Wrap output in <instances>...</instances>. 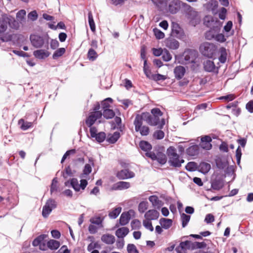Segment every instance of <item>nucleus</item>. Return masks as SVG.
<instances>
[{
    "instance_id": "nucleus-1",
    "label": "nucleus",
    "mask_w": 253,
    "mask_h": 253,
    "mask_svg": "<svg viewBox=\"0 0 253 253\" xmlns=\"http://www.w3.org/2000/svg\"><path fill=\"white\" fill-rule=\"evenodd\" d=\"M140 149L145 152V156L153 161H156L161 166L164 165L167 162V157L165 154L163 147H154L153 151L152 145L148 141L141 140L139 143Z\"/></svg>"
},
{
    "instance_id": "nucleus-2",
    "label": "nucleus",
    "mask_w": 253,
    "mask_h": 253,
    "mask_svg": "<svg viewBox=\"0 0 253 253\" xmlns=\"http://www.w3.org/2000/svg\"><path fill=\"white\" fill-rule=\"evenodd\" d=\"M163 112L158 108H154L151 110V113L146 112L143 113L144 121L151 126H157L158 128L162 129L165 125V120L160 117Z\"/></svg>"
},
{
    "instance_id": "nucleus-3",
    "label": "nucleus",
    "mask_w": 253,
    "mask_h": 253,
    "mask_svg": "<svg viewBox=\"0 0 253 253\" xmlns=\"http://www.w3.org/2000/svg\"><path fill=\"white\" fill-rule=\"evenodd\" d=\"M182 6L184 8L186 18L190 25L196 27L201 23V16L200 12L186 3H182Z\"/></svg>"
},
{
    "instance_id": "nucleus-4",
    "label": "nucleus",
    "mask_w": 253,
    "mask_h": 253,
    "mask_svg": "<svg viewBox=\"0 0 253 253\" xmlns=\"http://www.w3.org/2000/svg\"><path fill=\"white\" fill-rule=\"evenodd\" d=\"M199 50L204 56L208 58H212L216 54L217 46L214 43L204 42L200 45Z\"/></svg>"
},
{
    "instance_id": "nucleus-5",
    "label": "nucleus",
    "mask_w": 253,
    "mask_h": 253,
    "mask_svg": "<svg viewBox=\"0 0 253 253\" xmlns=\"http://www.w3.org/2000/svg\"><path fill=\"white\" fill-rule=\"evenodd\" d=\"M168 156L169 157V163L170 166L174 168H180L181 164L184 162L182 159H179V156L176 153L174 147L170 146L167 149Z\"/></svg>"
},
{
    "instance_id": "nucleus-6",
    "label": "nucleus",
    "mask_w": 253,
    "mask_h": 253,
    "mask_svg": "<svg viewBox=\"0 0 253 253\" xmlns=\"http://www.w3.org/2000/svg\"><path fill=\"white\" fill-rule=\"evenodd\" d=\"M57 207V203L55 200L49 199L43 206L42 210V215L44 218H47L53 209Z\"/></svg>"
},
{
    "instance_id": "nucleus-7",
    "label": "nucleus",
    "mask_w": 253,
    "mask_h": 253,
    "mask_svg": "<svg viewBox=\"0 0 253 253\" xmlns=\"http://www.w3.org/2000/svg\"><path fill=\"white\" fill-rule=\"evenodd\" d=\"M90 137L94 139L93 140L96 141L98 143H102L106 138V134L103 131L97 132V128H91L89 129Z\"/></svg>"
},
{
    "instance_id": "nucleus-8",
    "label": "nucleus",
    "mask_w": 253,
    "mask_h": 253,
    "mask_svg": "<svg viewBox=\"0 0 253 253\" xmlns=\"http://www.w3.org/2000/svg\"><path fill=\"white\" fill-rule=\"evenodd\" d=\"M183 57L186 64L195 63L198 57V52L194 49H188L184 52Z\"/></svg>"
},
{
    "instance_id": "nucleus-9",
    "label": "nucleus",
    "mask_w": 253,
    "mask_h": 253,
    "mask_svg": "<svg viewBox=\"0 0 253 253\" xmlns=\"http://www.w3.org/2000/svg\"><path fill=\"white\" fill-rule=\"evenodd\" d=\"M30 40L32 45L37 48L42 47L45 42L43 36L36 34L31 35Z\"/></svg>"
},
{
    "instance_id": "nucleus-10",
    "label": "nucleus",
    "mask_w": 253,
    "mask_h": 253,
    "mask_svg": "<svg viewBox=\"0 0 253 253\" xmlns=\"http://www.w3.org/2000/svg\"><path fill=\"white\" fill-rule=\"evenodd\" d=\"M88 184V182L86 179H81L80 184H79L78 180L76 178H72L70 180V185L71 187L76 192H79L81 189L84 190Z\"/></svg>"
},
{
    "instance_id": "nucleus-11",
    "label": "nucleus",
    "mask_w": 253,
    "mask_h": 253,
    "mask_svg": "<svg viewBox=\"0 0 253 253\" xmlns=\"http://www.w3.org/2000/svg\"><path fill=\"white\" fill-rule=\"evenodd\" d=\"M193 242L190 241L181 242L179 245L176 247L175 251L177 253H187L188 250H193Z\"/></svg>"
},
{
    "instance_id": "nucleus-12",
    "label": "nucleus",
    "mask_w": 253,
    "mask_h": 253,
    "mask_svg": "<svg viewBox=\"0 0 253 253\" xmlns=\"http://www.w3.org/2000/svg\"><path fill=\"white\" fill-rule=\"evenodd\" d=\"M182 3L179 0H172L168 5V11L172 14L177 13L180 10Z\"/></svg>"
},
{
    "instance_id": "nucleus-13",
    "label": "nucleus",
    "mask_w": 253,
    "mask_h": 253,
    "mask_svg": "<svg viewBox=\"0 0 253 253\" xmlns=\"http://www.w3.org/2000/svg\"><path fill=\"white\" fill-rule=\"evenodd\" d=\"M116 176L119 179H126L134 177L135 174L128 169H124L119 171Z\"/></svg>"
},
{
    "instance_id": "nucleus-14",
    "label": "nucleus",
    "mask_w": 253,
    "mask_h": 253,
    "mask_svg": "<svg viewBox=\"0 0 253 253\" xmlns=\"http://www.w3.org/2000/svg\"><path fill=\"white\" fill-rule=\"evenodd\" d=\"M134 213V211L132 210H130L127 212H123L119 219L120 224L122 226L126 225L131 218V214Z\"/></svg>"
},
{
    "instance_id": "nucleus-15",
    "label": "nucleus",
    "mask_w": 253,
    "mask_h": 253,
    "mask_svg": "<svg viewBox=\"0 0 253 253\" xmlns=\"http://www.w3.org/2000/svg\"><path fill=\"white\" fill-rule=\"evenodd\" d=\"M204 69L208 72L216 73L218 72V68L216 67L212 61L207 60L204 62Z\"/></svg>"
},
{
    "instance_id": "nucleus-16",
    "label": "nucleus",
    "mask_w": 253,
    "mask_h": 253,
    "mask_svg": "<svg viewBox=\"0 0 253 253\" xmlns=\"http://www.w3.org/2000/svg\"><path fill=\"white\" fill-rule=\"evenodd\" d=\"M220 31V28L218 26H213L205 34V37L208 40L214 39L216 35Z\"/></svg>"
},
{
    "instance_id": "nucleus-17",
    "label": "nucleus",
    "mask_w": 253,
    "mask_h": 253,
    "mask_svg": "<svg viewBox=\"0 0 253 253\" xmlns=\"http://www.w3.org/2000/svg\"><path fill=\"white\" fill-rule=\"evenodd\" d=\"M130 186V183L126 181H119L114 183L111 187V190H123L127 189Z\"/></svg>"
},
{
    "instance_id": "nucleus-18",
    "label": "nucleus",
    "mask_w": 253,
    "mask_h": 253,
    "mask_svg": "<svg viewBox=\"0 0 253 253\" xmlns=\"http://www.w3.org/2000/svg\"><path fill=\"white\" fill-rule=\"evenodd\" d=\"M9 23L8 16L6 14L2 15L0 17V33H3L6 31Z\"/></svg>"
},
{
    "instance_id": "nucleus-19",
    "label": "nucleus",
    "mask_w": 253,
    "mask_h": 253,
    "mask_svg": "<svg viewBox=\"0 0 253 253\" xmlns=\"http://www.w3.org/2000/svg\"><path fill=\"white\" fill-rule=\"evenodd\" d=\"M173 72L175 79L179 80L184 76L186 73V69L184 67L179 65L174 68Z\"/></svg>"
},
{
    "instance_id": "nucleus-20",
    "label": "nucleus",
    "mask_w": 253,
    "mask_h": 253,
    "mask_svg": "<svg viewBox=\"0 0 253 253\" xmlns=\"http://www.w3.org/2000/svg\"><path fill=\"white\" fill-rule=\"evenodd\" d=\"M148 199L152 203L153 207L158 210L164 205V203L159 200L158 197L156 195H151L149 196Z\"/></svg>"
},
{
    "instance_id": "nucleus-21",
    "label": "nucleus",
    "mask_w": 253,
    "mask_h": 253,
    "mask_svg": "<svg viewBox=\"0 0 253 253\" xmlns=\"http://www.w3.org/2000/svg\"><path fill=\"white\" fill-rule=\"evenodd\" d=\"M34 56L39 59H44L50 55V52L44 49H38L33 52Z\"/></svg>"
},
{
    "instance_id": "nucleus-22",
    "label": "nucleus",
    "mask_w": 253,
    "mask_h": 253,
    "mask_svg": "<svg viewBox=\"0 0 253 253\" xmlns=\"http://www.w3.org/2000/svg\"><path fill=\"white\" fill-rule=\"evenodd\" d=\"M160 215L159 212L156 210H150L145 214V217L149 220H156Z\"/></svg>"
},
{
    "instance_id": "nucleus-23",
    "label": "nucleus",
    "mask_w": 253,
    "mask_h": 253,
    "mask_svg": "<svg viewBox=\"0 0 253 253\" xmlns=\"http://www.w3.org/2000/svg\"><path fill=\"white\" fill-rule=\"evenodd\" d=\"M218 5V3L217 0H211L204 4V7L208 11H211L214 12L216 10Z\"/></svg>"
},
{
    "instance_id": "nucleus-24",
    "label": "nucleus",
    "mask_w": 253,
    "mask_h": 253,
    "mask_svg": "<svg viewBox=\"0 0 253 253\" xmlns=\"http://www.w3.org/2000/svg\"><path fill=\"white\" fill-rule=\"evenodd\" d=\"M166 44L169 48L174 50L178 48L179 46V42L175 39L171 38L167 39L166 42Z\"/></svg>"
},
{
    "instance_id": "nucleus-25",
    "label": "nucleus",
    "mask_w": 253,
    "mask_h": 253,
    "mask_svg": "<svg viewBox=\"0 0 253 253\" xmlns=\"http://www.w3.org/2000/svg\"><path fill=\"white\" fill-rule=\"evenodd\" d=\"M171 34L175 37L180 38L182 35L181 28L177 23H173L171 26Z\"/></svg>"
},
{
    "instance_id": "nucleus-26",
    "label": "nucleus",
    "mask_w": 253,
    "mask_h": 253,
    "mask_svg": "<svg viewBox=\"0 0 253 253\" xmlns=\"http://www.w3.org/2000/svg\"><path fill=\"white\" fill-rule=\"evenodd\" d=\"M121 135L118 131H115L113 134H109L106 138V141L110 144L115 143L120 138Z\"/></svg>"
},
{
    "instance_id": "nucleus-27",
    "label": "nucleus",
    "mask_w": 253,
    "mask_h": 253,
    "mask_svg": "<svg viewBox=\"0 0 253 253\" xmlns=\"http://www.w3.org/2000/svg\"><path fill=\"white\" fill-rule=\"evenodd\" d=\"M101 241L108 245H112L115 242V237L110 234H103L101 238Z\"/></svg>"
},
{
    "instance_id": "nucleus-28",
    "label": "nucleus",
    "mask_w": 253,
    "mask_h": 253,
    "mask_svg": "<svg viewBox=\"0 0 253 253\" xmlns=\"http://www.w3.org/2000/svg\"><path fill=\"white\" fill-rule=\"evenodd\" d=\"M223 185V180L221 178H215L212 181L211 184V188L216 190L222 189Z\"/></svg>"
},
{
    "instance_id": "nucleus-29",
    "label": "nucleus",
    "mask_w": 253,
    "mask_h": 253,
    "mask_svg": "<svg viewBox=\"0 0 253 253\" xmlns=\"http://www.w3.org/2000/svg\"><path fill=\"white\" fill-rule=\"evenodd\" d=\"M129 233V229L126 227L119 228L115 232V235L118 238L124 239Z\"/></svg>"
},
{
    "instance_id": "nucleus-30",
    "label": "nucleus",
    "mask_w": 253,
    "mask_h": 253,
    "mask_svg": "<svg viewBox=\"0 0 253 253\" xmlns=\"http://www.w3.org/2000/svg\"><path fill=\"white\" fill-rule=\"evenodd\" d=\"M197 169L199 172L206 174L211 169V165L206 162H202L199 164Z\"/></svg>"
},
{
    "instance_id": "nucleus-31",
    "label": "nucleus",
    "mask_w": 253,
    "mask_h": 253,
    "mask_svg": "<svg viewBox=\"0 0 253 253\" xmlns=\"http://www.w3.org/2000/svg\"><path fill=\"white\" fill-rule=\"evenodd\" d=\"M186 154L190 156H195L197 155L199 152V147L197 145H194L189 147L186 150Z\"/></svg>"
},
{
    "instance_id": "nucleus-32",
    "label": "nucleus",
    "mask_w": 253,
    "mask_h": 253,
    "mask_svg": "<svg viewBox=\"0 0 253 253\" xmlns=\"http://www.w3.org/2000/svg\"><path fill=\"white\" fill-rule=\"evenodd\" d=\"M34 122H25L24 119H21L18 121V124L21 125L20 128L23 130H26L33 127Z\"/></svg>"
},
{
    "instance_id": "nucleus-33",
    "label": "nucleus",
    "mask_w": 253,
    "mask_h": 253,
    "mask_svg": "<svg viewBox=\"0 0 253 253\" xmlns=\"http://www.w3.org/2000/svg\"><path fill=\"white\" fill-rule=\"evenodd\" d=\"M215 161L216 166L218 169H223L228 166L227 161L223 160L220 158H217Z\"/></svg>"
},
{
    "instance_id": "nucleus-34",
    "label": "nucleus",
    "mask_w": 253,
    "mask_h": 253,
    "mask_svg": "<svg viewBox=\"0 0 253 253\" xmlns=\"http://www.w3.org/2000/svg\"><path fill=\"white\" fill-rule=\"evenodd\" d=\"M172 220L169 218H162L160 220V224L162 227L165 229L169 228L172 225Z\"/></svg>"
},
{
    "instance_id": "nucleus-35",
    "label": "nucleus",
    "mask_w": 253,
    "mask_h": 253,
    "mask_svg": "<svg viewBox=\"0 0 253 253\" xmlns=\"http://www.w3.org/2000/svg\"><path fill=\"white\" fill-rule=\"evenodd\" d=\"M220 53V56L218 57V60L220 63L224 64L226 62L227 59V52L226 49L224 47H221L219 49Z\"/></svg>"
},
{
    "instance_id": "nucleus-36",
    "label": "nucleus",
    "mask_w": 253,
    "mask_h": 253,
    "mask_svg": "<svg viewBox=\"0 0 253 253\" xmlns=\"http://www.w3.org/2000/svg\"><path fill=\"white\" fill-rule=\"evenodd\" d=\"M60 242L54 240H50L47 243V247L51 250H56L60 247Z\"/></svg>"
},
{
    "instance_id": "nucleus-37",
    "label": "nucleus",
    "mask_w": 253,
    "mask_h": 253,
    "mask_svg": "<svg viewBox=\"0 0 253 253\" xmlns=\"http://www.w3.org/2000/svg\"><path fill=\"white\" fill-rule=\"evenodd\" d=\"M96 120H97L94 118V116L89 114V116L85 120V124L88 127H89V129H91V128H96V127L93 126V125L95 123Z\"/></svg>"
},
{
    "instance_id": "nucleus-38",
    "label": "nucleus",
    "mask_w": 253,
    "mask_h": 253,
    "mask_svg": "<svg viewBox=\"0 0 253 253\" xmlns=\"http://www.w3.org/2000/svg\"><path fill=\"white\" fill-rule=\"evenodd\" d=\"M8 18L9 19V23L8 24L10 28L17 30L19 27V23L16 21L14 17L12 16L9 15L8 16Z\"/></svg>"
},
{
    "instance_id": "nucleus-39",
    "label": "nucleus",
    "mask_w": 253,
    "mask_h": 253,
    "mask_svg": "<svg viewBox=\"0 0 253 253\" xmlns=\"http://www.w3.org/2000/svg\"><path fill=\"white\" fill-rule=\"evenodd\" d=\"M46 234H41L37 237L33 241L32 245L34 247L40 246L41 243L47 237Z\"/></svg>"
},
{
    "instance_id": "nucleus-40",
    "label": "nucleus",
    "mask_w": 253,
    "mask_h": 253,
    "mask_svg": "<svg viewBox=\"0 0 253 253\" xmlns=\"http://www.w3.org/2000/svg\"><path fill=\"white\" fill-rule=\"evenodd\" d=\"M91 171L92 168L91 166L88 164H86L85 165L83 170V173L80 175V177L81 178L85 177L86 176L88 175Z\"/></svg>"
},
{
    "instance_id": "nucleus-41",
    "label": "nucleus",
    "mask_w": 253,
    "mask_h": 253,
    "mask_svg": "<svg viewBox=\"0 0 253 253\" xmlns=\"http://www.w3.org/2000/svg\"><path fill=\"white\" fill-rule=\"evenodd\" d=\"M88 20L90 30L92 32L95 31V25L93 20V15L91 11L88 12Z\"/></svg>"
},
{
    "instance_id": "nucleus-42",
    "label": "nucleus",
    "mask_w": 253,
    "mask_h": 253,
    "mask_svg": "<svg viewBox=\"0 0 253 253\" xmlns=\"http://www.w3.org/2000/svg\"><path fill=\"white\" fill-rule=\"evenodd\" d=\"M122 211V208L118 207L109 213V216L110 218L115 219L120 214Z\"/></svg>"
},
{
    "instance_id": "nucleus-43",
    "label": "nucleus",
    "mask_w": 253,
    "mask_h": 253,
    "mask_svg": "<svg viewBox=\"0 0 253 253\" xmlns=\"http://www.w3.org/2000/svg\"><path fill=\"white\" fill-rule=\"evenodd\" d=\"M115 113L114 111L110 109L103 110V116L106 119H111L114 117Z\"/></svg>"
},
{
    "instance_id": "nucleus-44",
    "label": "nucleus",
    "mask_w": 253,
    "mask_h": 253,
    "mask_svg": "<svg viewBox=\"0 0 253 253\" xmlns=\"http://www.w3.org/2000/svg\"><path fill=\"white\" fill-rule=\"evenodd\" d=\"M98 57L97 52L92 48L89 49L87 52V58L90 61H94Z\"/></svg>"
},
{
    "instance_id": "nucleus-45",
    "label": "nucleus",
    "mask_w": 253,
    "mask_h": 253,
    "mask_svg": "<svg viewBox=\"0 0 253 253\" xmlns=\"http://www.w3.org/2000/svg\"><path fill=\"white\" fill-rule=\"evenodd\" d=\"M112 102L113 99L110 97L107 98L101 101V104L103 110L109 109V107H110V104Z\"/></svg>"
},
{
    "instance_id": "nucleus-46",
    "label": "nucleus",
    "mask_w": 253,
    "mask_h": 253,
    "mask_svg": "<svg viewBox=\"0 0 253 253\" xmlns=\"http://www.w3.org/2000/svg\"><path fill=\"white\" fill-rule=\"evenodd\" d=\"M181 220L182 221V226L184 228L187 226L190 219V216L184 213H182L180 215Z\"/></svg>"
},
{
    "instance_id": "nucleus-47",
    "label": "nucleus",
    "mask_w": 253,
    "mask_h": 253,
    "mask_svg": "<svg viewBox=\"0 0 253 253\" xmlns=\"http://www.w3.org/2000/svg\"><path fill=\"white\" fill-rule=\"evenodd\" d=\"M66 50L64 47H61L57 49L54 51L52 55V58L54 59H56L57 58L62 56L65 52Z\"/></svg>"
},
{
    "instance_id": "nucleus-48",
    "label": "nucleus",
    "mask_w": 253,
    "mask_h": 253,
    "mask_svg": "<svg viewBox=\"0 0 253 253\" xmlns=\"http://www.w3.org/2000/svg\"><path fill=\"white\" fill-rule=\"evenodd\" d=\"M198 165L194 162H188L185 166V169L189 171H194L197 170Z\"/></svg>"
},
{
    "instance_id": "nucleus-49",
    "label": "nucleus",
    "mask_w": 253,
    "mask_h": 253,
    "mask_svg": "<svg viewBox=\"0 0 253 253\" xmlns=\"http://www.w3.org/2000/svg\"><path fill=\"white\" fill-rule=\"evenodd\" d=\"M148 203L147 201L141 202L138 207V209L140 213H144L148 209Z\"/></svg>"
},
{
    "instance_id": "nucleus-50",
    "label": "nucleus",
    "mask_w": 253,
    "mask_h": 253,
    "mask_svg": "<svg viewBox=\"0 0 253 253\" xmlns=\"http://www.w3.org/2000/svg\"><path fill=\"white\" fill-rule=\"evenodd\" d=\"M26 11L24 9L19 10L16 14V18L20 23L25 21Z\"/></svg>"
},
{
    "instance_id": "nucleus-51",
    "label": "nucleus",
    "mask_w": 253,
    "mask_h": 253,
    "mask_svg": "<svg viewBox=\"0 0 253 253\" xmlns=\"http://www.w3.org/2000/svg\"><path fill=\"white\" fill-rule=\"evenodd\" d=\"M162 59L165 62H168L171 59L172 56L169 51L165 48L163 51Z\"/></svg>"
},
{
    "instance_id": "nucleus-52",
    "label": "nucleus",
    "mask_w": 253,
    "mask_h": 253,
    "mask_svg": "<svg viewBox=\"0 0 253 253\" xmlns=\"http://www.w3.org/2000/svg\"><path fill=\"white\" fill-rule=\"evenodd\" d=\"M207 247V244L204 242H193V250L197 249H204Z\"/></svg>"
},
{
    "instance_id": "nucleus-53",
    "label": "nucleus",
    "mask_w": 253,
    "mask_h": 253,
    "mask_svg": "<svg viewBox=\"0 0 253 253\" xmlns=\"http://www.w3.org/2000/svg\"><path fill=\"white\" fill-rule=\"evenodd\" d=\"M143 71L144 73L146 75V76L148 78H150V75L151 74V70L149 69V67L147 65V60H145L144 62V66H143Z\"/></svg>"
},
{
    "instance_id": "nucleus-54",
    "label": "nucleus",
    "mask_w": 253,
    "mask_h": 253,
    "mask_svg": "<svg viewBox=\"0 0 253 253\" xmlns=\"http://www.w3.org/2000/svg\"><path fill=\"white\" fill-rule=\"evenodd\" d=\"M131 227L132 229H139L141 227L140 221L137 219H133L131 222Z\"/></svg>"
},
{
    "instance_id": "nucleus-55",
    "label": "nucleus",
    "mask_w": 253,
    "mask_h": 253,
    "mask_svg": "<svg viewBox=\"0 0 253 253\" xmlns=\"http://www.w3.org/2000/svg\"><path fill=\"white\" fill-rule=\"evenodd\" d=\"M161 129L155 131L153 134L154 137L158 140L163 139L165 136L164 131Z\"/></svg>"
},
{
    "instance_id": "nucleus-56",
    "label": "nucleus",
    "mask_w": 253,
    "mask_h": 253,
    "mask_svg": "<svg viewBox=\"0 0 253 253\" xmlns=\"http://www.w3.org/2000/svg\"><path fill=\"white\" fill-rule=\"evenodd\" d=\"M151 79L154 81L157 82L159 81H165L167 78L164 75L160 74H157L152 75Z\"/></svg>"
},
{
    "instance_id": "nucleus-57",
    "label": "nucleus",
    "mask_w": 253,
    "mask_h": 253,
    "mask_svg": "<svg viewBox=\"0 0 253 253\" xmlns=\"http://www.w3.org/2000/svg\"><path fill=\"white\" fill-rule=\"evenodd\" d=\"M127 251L128 253H139V251L136 246L132 244H128L127 245Z\"/></svg>"
},
{
    "instance_id": "nucleus-58",
    "label": "nucleus",
    "mask_w": 253,
    "mask_h": 253,
    "mask_svg": "<svg viewBox=\"0 0 253 253\" xmlns=\"http://www.w3.org/2000/svg\"><path fill=\"white\" fill-rule=\"evenodd\" d=\"M142 120L144 121L143 113L140 116H136L134 121V125L136 126H142Z\"/></svg>"
},
{
    "instance_id": "nucleus-59",
    "label": "nucleus",
    "mask_w": 253,
    "mask_h": 253,
    "mask_svg": "<svg viewBox=\"0 0 253 253\" xmlns=\"http://www.w3.org/2000/svg\"><path fill=\"white\" fill-rule=\"evenodd\" d=\"M57 177H54L52 181V183L50 186V192L51 193H52L54 192H56L57 191Z\"/></svg>"
},
{
    "instance_id": "nucleus-60",
    "label": "nucleus",
    "mask_w": 253,
    "mask_h": 253,
    "mask_svg": "<svg viewBox=\"0 0 253 253\" xmlns=\"http://www.w3.org/2000/svg\"><path fill=\"white\" fill-rule=\"evenodd\" d=\"M242 150L240 146H239L236 151V158L237 160V164L239 165L241 162L242 157Z\"/></svg>"
},
{
    "instance_id": "nucleus-61",
    "label": "nucleus",
    "mask_w": 253,
    "mask_h": 253,
    "mask_svg": "<svg viewBox=\"0 0 253 253\" xmlns=\"http://www.w3.org/2000/svg\"><path fill=\"white\" fill-rule=\"evenodd\" d=\"M65 173L69 176H73L74 174L72 172L70 166H67L65 168L63 171H62V175L64 178H67V176H65Z\"/></svg>"
},
{
    "instance_id": "nucleus-62",
    "label": "nucleus",
    "mask_w": 253,
    "mask_h": 253,
    "mask_svg": "<svg viewBox=\"0 0 253 253\" xmlns=\"http://www.w3.org/2000/svg\"><path fill=\"white\" fill-rule=\"evenodd\" d=\"M153 31L157 39H162L165 37V34L160 30L157 28H155Z\"/></svg>"
},
{
    "instance_id": "nucleus-63",
    "label": "nucleus",
    "mask_w": 253,
    "mask_h": 253,
    "mask_svg": "<svg viewBox=\"0 0 253 253\" xmlns=\"http://www.w3.org/2000/svg\"><path fill=\"white\" fill-rule=\"evenodd\" d=\"M76 153V150L74 149L67 151L62 157L61 163H63L67 157L71 155L74 154Z\"/></svg>"
},
{
    "instance_id": "nucleus-64",
    "label": "nucleus",
    "mask_w": 253,
    "mask_h": 253,
    "mask_svg": "<svg viewBox=\"0 0 253 253\" xmlns=\"http://www.w3.org/2000/svg\"><path fill=\"white\" fill-rule=\"evenodd\" d=\"M90 222L93 224L99 225L101 224L102 222V220L100 217L98 216L94 218H91L90 219Z\"/></svg>"
}]
</instances>
